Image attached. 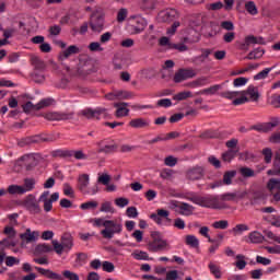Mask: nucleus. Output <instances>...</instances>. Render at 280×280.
Returning <instances> with one entry per match:
<instances>
[{"instance_id": "1", "label": "nucleus", "mask_w": 280, "mask_h": 280, "mask_svg": "<svg viewBox=\"0 0 280 280\" xmlns=\"http://www.w3.org/2000/svg\"><path fill=\"white\" fill-rule=\"evenodd\" d=\"M225 100H232L234 106H242L248 102L259 101V90L256 86L249 85L245 91H228L222 93Z\"/></svg>"}, {"instance_id": "2", "label": "nucleus", "mask_w": 280, "mask_h": 280, "mask_svg": "<svg viewBox=\"0 0 280 280\" xmlns=\"http://www.w3.org/2000/svg\"><path fill=\"white\" fill-rule=\"evenodd\" d=\"M93 226H97V229H102L101 235L105 240H113L115 235L121 234L124 231V224H121V221H115V220H106L103 218H96L93 220Z\"/></svg>"}, {"instance_id": "3", "label": "nucleus", "mask_w": 280, "mask_h": 280, "mask_svg": "<svg viewBox=\"0 0 280 280\" xmlns=\"http://www.w3.org/2000/svg\"><path fill=\"white\" fill-rule=\"evenodd\" d=\"M106 13H104V9L96 7L91 16H90V27L92 32L100 34L104 32V25H106L105 20Z\"/></svg>"}, {"instance_id": "4", "label": "nucleus", "mask_w": 280, "mask_h": 280, "mask_svg": "<svg viewBox=\"0 0 280 280\" xmlns=\"http://www.w3.org/2000/svg\"><path fill=\"white\" fill-rule=\"evenodd\" d=\"M190 202L205 207L206 209H224V206L220 203V200L215 196H194L190 198Z\"/></svg>"}, {"instance_id": "5", "label": "nucleus", "mask_w": 280, "mask_h": 280, "mask_svg": "<svg viewBox=\"0 0 280 280\" xmlns=\"http://www.w3.org/2000/svg\"><path fill=\"white\" fill-rule=\"evenodd\" d=\"M151 237L152 241L148 245L151 253H161V250H167V248H170V244L163 238L161 233L152 232Z\"/></svg>"}, {"instance_id": "6", "label": "nucleus", "mask_w": 280, "mask_h": 280, "mask_svg": "<svg viewBox=\"0 0 280 280\" xmlns=\"http://www.w3.org/2000/svg\"><path fill=\"white\" fill-rule=\"evenodd\" d=\"M52 248L57 255H62L63 253L69 254L73 248V238L71 236L61 237V243L58 240L51 241Z\"/></svg>"}, {"instance_id": "7", "label": "nucleus", "mask_w": 280, "mask_h": 280, "mask_svg": "<svg viewBox=\"0 0 280 280\" xmlns=\"http://www.w3.org/2000/svg\"><path fill=\"white\" fill-rule=\"evenodd\" d=\"M128 22L131 34H141L148 27V20L141 15H130Z\"/></svg>"}, {"instance_id": "8", "label": "nucleus", "mask_w": 280, "mask_h": 280, "mask_svg": "<svg viewBox=\"0 0 280 280\" xmlns=\"http://www.w3.org/2000/svg\"><path fill=\"white\" fill-rule=\"evenodd\" d=\"M49 190H46L44 192H42V195L39 196V202L44 203V211H46V213H49V211H51L54 209V202H58V200L60 199V194L59 192H54L50 198H49Z\"/></svg>"}, {"instance_id": "9", "label": "nucleus", "mask_w": 280, "mask_h": 280, "mask_svg": "<svg viewBox=\"0 0 280 280\" xmlns=\"http://www.w3.org/2000/svg\"><path fill=\"white\" fill-rule=\"evenodd\" d=\"M180 14L176 9H164L156 16L158 23H174Z\"/></svg>"}, {"instance_id": "10", "label": "nucleus", "mask_w": 280, "mask_h": 280, "mask_svg": "<svg viewBox=\"0 0 280 280\" xmlns=\"http://www.w3.org/2000/svg\"><path fill=\"white\" fill-rule=\"evenodd\" d=\"M170 209H173L179 215L189 217L194 214V206L187 202L171 201Z\"/></svg>"}, {"instance_id": "11", "label": "nucleus", "mask_w": 280, "mask_h": 280, "mask_svg": "<svg viewBox=\"0 0 280 280\" xmlns=\"http://www.w3.org/2000/svg\"><path fill=\"white\" fill-rule=\"evenodd\" d=\"M23 207L26 209V211H30V213L37 214L40 213V205L38 203V200H36V196L28 195L23 200Z\"/></svg>"}, {"instance_id": "12", "label": "nucleus", "mask_w": 280, "mask_h": 280, "mask_svg": "<svg viewBox=\"0 0 280 280\" xmlns=\"http://www.w3.org/2000/svg\"><path fill=\"white\" fill-rule=\"evenodd\" d=\"M197 73L196 70L188 68V69H179L174 74V82L176 84H180V82H185V80H191L192 78H196Z\"/></svg>"}, {"instance_id": "13", "label": "nucleus", "mask_w": 280, "mask_h": 280, "mask_svg": "<svg viewBox=\"0 0 280 280\" xmlns=\"http://www.w3.org/2000/svg\"><path fill=\"white\" fill-rule=\"evenodd\" d=\"M82 115L86 119H102V117H108V110L104 107H97L95 109L88 108L82 112Z\"/></svg>"}, {"instance_id": "14", "label": "nucleus", "mask_w": 280, "mask_h": 280, "mask_svg": "<svg viewBox=\"0 0 280 280\" xmlns=\"http://www.w3.org/2000/svg\"><path fill=\"white\" fill-rule=\"evenodd\" d=\"M48 121H65L73 117L72 113L49 112L44 115Z\"/></svg>"}, {"instance_id": "15", "label": "nucleus", "mask_w": 280, "mask_h": 280, "mask_svg": "<svg viewBox=\"0 0 280 280\" xmlns=\"http://www.w3.org/2000/svg\"><path fill=\"white\" fill-rule=\"evenodd\" d=\"M267 188L271 191L273 196V200L279 202L280 200V179L279 178H271L267 183Z\"/></svg>"}, {"instance_id": "16", "label": "nucleus", "mask_w": 280, "mask_h": 280, "mask_svg": "<svg viewBox=\"0 0 280 280\" xmlns=\"http://www.w3.org/2000/svg\"><path fill=\"white\" fill-rule=\"evenodd\" d=\"M128 106L130 104L126 102L114 103V108H116L115 116L118 118L128 117L130 115V108Z\"/></svg>"}, {"instance_id": "17", "label": "nucleus", "mask_w": 280, "mask_h": 280, "mask_svg": "<svg viewBox=\"0 0 280 280\" xmlns=\"http://www.w3.org/2000/svg\"><path fill=\"white\" fill-rule=\"evenodd\" d=\"M203 176L205 168H202V166H195L186 173V178H188V180H200Z\"/></svg>"}, {"instance_id": "18", "label": "nucleus", "mask_w": 280, "mask_h": 280, "mask_svg": "<svg viewBox=\"0 0 280 280\" xmlns=\"http://www.w3.org/2000/svg\"><path fill=\"white\" fill-rule=\"evenodd\" d=\"M234 176H237L236 171H228L223 175V182H217V183L210 185V188L215 189V187H222V183H223V185H231V183H233Z\"/></svg>"}, {"instance_id": "19", "label": "nucleus", "mask_w": 280, "mask_h": 280, "mask_svg": "<svg viewBox=\"0 0 280 280\" xmlns=\"http://www.w3.org/2000/svg\"><path fill=\"white\" fill-rule=\"evenodd\" d=\"M21 240H23V242H26L27 244L32 243V242H37L38 237H40V232L38 231H33L31 229H26V231L20 235Z\"/></svg>"}, {"instance_id": "20", "label": "nucleus", "mask_w": 280, "mask_h": 280, "mask_svg": "<svg viewBox=\"0 0 280 280\" xmlns=\"http://www.w3.org/2000/svg\"><path fill=\"white\" fill-rule=\"evenodd\" d=\"M244 196H246V192H243V194H240L237 191L225 192V194L221 195V200H223V202H237V200H242V198H244Z\"/></svg>"}, {"instance_id": "21", "label": "nucleus", "mask_w": 280, "mask_h": 280, "mask_svg": "<svg viewBox=\"0 0 280 280\" xmlns=\"http://www.w3.org/2000/svg\"><path fill=\"white\" fill-rule=\"evenodd\" d=\"M78 183L79 189L86 194V190L89 189V185L91 183V177L89 176V174H81L79 175Z\"/></svg>"}, {"instance_id": "22", "label": "nucleus", "mask_w": 280, "mask_h": 280, "mask_svg": "<svg viewBox=\"0 0 280 280\" xmlns=\"http://www.w3.org/2000/svg\"><path fill=\"white\" fill-rule=\"evenodd\" d=\"M131 257L137 261H152L154 258H150L148 252L136 249L131 253Z\"/></svg>"}, {"instance_id": "23", "label": "nucleus", "mask_w": 280, "mask_h": 280, "mask_svg": "<svg viewBox=\"0 0 280 280\" xmlns=\"http://www.w3.org/2000/svg\"><path fill=\"white\" fill-rule=\"evenodd\" d=\"M266 240V236L260 232L254 231L248 234V242L249 244H262Z\"/></svg>"}, {"instance_id": "24", "label": "nucleus", "mask_w": 280, "mask_h": 280, "mask_svg": "<svg viewBox=\"0 0 280 280\" xmlns=\"http://www.w3.org/2000/svg\"><path fill=\"white\" fill-rule=\"evenodd\" d=\"M131 128H148L150 121L147 118H136L129 121Z\"/></svg>"}, {"instance_id": "25", "label": "nucleus", "mask_w": 280, "mask_h": 280, "mask_svg": "<svg viewBox=\"0 0 280 280\" xmlns=\"http://www.w3.org/2000/svg\"><path fill=\"white\" fill-rule=\"evenodd\" d=\"M170 211L160 209L158 210V214H151V220H154L156 224H160V226H163V221H161V218H168Z\"/></svg>"}, {"instance_id": "26", "label": "nucleus", "mask_w": 280, "mask_h": 280, "mask_svg": "<svg viewBox=\"0 0 280 280\" xmlns=\"http://www.w3.org/2000/svg\"><path fill=\"white\" fill-rule=\"evenodd\" d=\"M208 268L211 272V275H213V277H215V279H222V268L220 267V265L210 261L208 265Z\"/></svg>"}, {"instance_id": "27", "label": "nucleus", "mask_w": 280, "mask_h": 280, "mask_svg": "<svg viewBox=\"0 0 280 280\" xmlns=\"http://www.w3.org/2000/svg\"><path fill=\"white\" fill-rule=\"evenodd\" d=\"M8 194L11 196H23L25 191L23 190L22 185L12 184L8 187Z\"/></svg>"}, {"instance_id": "28", "label": "nucleus", "mask_w": 280, "mask_h": 280, "mask_svg": "<svg viewBox=\"0 0 280 280\" xmlns=\"http://www.w3.org/2000/svg\"><path fill=\"white\" fill-rule=\"evenodd\" d=\"M222 89V85L215 84L208 89H203L198 92V95H218V92Z\"/></svg>"}, {"instance_id": "29", "label": "nucleus", "mask_w": 280, "mask_h": 280, "mask_svg": "<svg viewBox=\"0 0 280 280\" xmlns=\"http://www.w3.org/2000/svg\"><path fill=\"white\" fill-rule=\"evenodd\" d=\"M35 187H36V179H34V178H25L24 179V184L22 185L24 194L34 191Z\"/></svg>"}, {"instance_id": "30", "label": "nucleus", "mask_w": 280, "mask_h": 280, "mask_svg": "<svg viewBox=\"0 0 280 280\" xmlns=\"http://www.w3.org/2000/svg\"><path fill=\"white\" fill-rule=\"evenodd\" d=\"M209 56H211V50L205 49L202 50L201 55L192 58V62L195 65H202V62H205Z\"/></svg>"}, {"instance_id": "31", "label": "nucleus", "mask_w": 280, "mask_h": 280, "mask_svg": "<svg viewBox=\"0 0 280 280\" xmlns=\"http://www.w3.org/2000/svg\"><path fill=\"white\" fill-rule=\"evenodd\" d=\"M264 54H266L264 48H256L247 55V60H259V58L264 57Z\"/></svg>"}, {"instance_id": "32", "label": "nucleus", "mask_w": 280, "mask_h": 280, "mask_svg": "<svg viewBox=\"0 0 280 280\" xmlns=\"http://www.w3.org/2000/svg\"><path fill=\"white\" fill-rule=\"evenodd\" d=\"M264 234L267 240L270 241V244H280V234H277L270 230H265Z\"/></svg>"}, {"instance_id": "33", "label": "nucleus", "mask_w": 280, "mask_h": 280, "mask_svg": "<svg viewBox=\"0 0 280 280\" xmlns=\"http://www.w3.org/2000/svg\"><path fill=\"white\" fill-rule=\"evenodd\" d=\"M51 250H54V248L49 244L47 243L38 244L35 247V255H43V253H51Z\"/></svg>"}, {"instance_id": "34", "label": "nucleus", "mask_w": 280, "mask_h": 280, "mask_svg": "<svg viewBox=\"0 0 280 280\" xmlns=\"http://www.w3.org/2000/svg\"><path fill=\"white\" fill-rule=\"evenodd\" d=\"M185 242L190 248H198V246H200V241L196 235H186Z\"/></svg>"}, {"instance_id": "35", "label": "nucleus", "mask_w": 280, "mask_h": 280, "mask_svg": "<svg viewBox=\"0 0 280 280\" xmlns=\"http://www.w3.org/2000/svg\"><path fill=\"white\" fill-rule=\"evenodd\" d=\"M238 150L229 149L226 152L222 154V159L225 163H231L232 160L237 155Z\"/></svg>"}, {"instance_id": "36", "label": "nucleus", "mask_w": 280, "mask_h": 280, "mask_svg": "<svg viewBox=\"0 0 280 280\" xmlns=\"http://www.w3.org/2000/svg\"><path fill=\"white\" fill-rule=\"evenodd\" d=\"M245 43L247 45H266V40H264V37H255L253 35L247 36L245 38Z\"/></svg>"}, {"instance_id": "37", "label": "nucleus", "mask_w": 280, "mask_h": 280, "mask_svg": "<svg viewBox=\"0 0 280 280\" xmlns=\"http://www.w3.org/2000/svg\"><path fill=\"white\" fill-rule=\"evenodd\" d=\"M188 97H194L191 91L179 92L173 96V100H175V102H183L185 100H188Z\"/></svg>"}, {"instance_id": "38", "label": "nucleus", "mask_w": 280, "mask_h": 280, "mask_svg": "<svg viewBox=\"0 0 280 280\" xmlns=\"http://www.w3.org/2000/svg\"><path fill=\"white\" fill-rule=\"evenodd\" d=\"M264 220L269 222L271 226H276V229H280V215H265Z\"/></svg>"}, {"instance_id": "39", "label": "nucleus", "mask_w": 280, "mask_h": 280, "mask_svg": "<svg viewBox=\"0 0 280 280\" xmlns=\"http://www.w3.org/2000/svg\"><path fill=\"white\" fill-rule=\"evenodd\" d=\"M117 97L118 100H132V93L130 92H117L115 95L109 94L108 100H115Z\"/></svg>"}, {"instance_id": "40", "label": "nucleus", "mask_w": 280, "mask_h": 280, "mask_svg": "<svg viewBox=\"0 0 280 280\" xmlns=\"http://www.w3.org/2000/svg\"><path fill=\"white\" fill-rule=\"evenodd\" d=\"M245 10L252 16H257V14L259 13V11L257 10V4H255L253 1H248L245 3Z\"/></svg>"}, {"instance_id": "41", "label": "nucleus", "mask_w": 280, "mask_h": 280, "mask_svg": "<svg viewBox=\"0 0 280 280\" xmlns=\"http://www.w3.org/2000/svg\"><path fill=\"white\" fill-rule=\"evenodd\" d=\"M100 211L102 213H115V207H113V202L110 201H105L101 205Z\"/></svg>"}, {"instance_id": "42", "label": "nucleus", "mask_w": 280, "mask_h": 280, "mask_svg": "<svg viewBox=\"0 0 280 280\" xmlns=\"http://www.w3.org/2000/svg\"><path fill=\"white\" fill-rule=\"evenodd\" d=\"M140 7L142 10H154L156 8V0H141Z\"/></svg>"}, {"instance_id": "43", "label": "nucleus", "mask_w": 280, "mask_h": 280, "mask_svg": "<svg viewBox=\"0 0 280 280\" xmlns=\"http://www.w3.org/2000/svg\"><path fill=\"white\" fill-rule=\"evenodd\" d=\"M190 27L195 30V32H200L202 30V16H198L190 21Z\"/></svg>"}, {"instance_id": "44", "label": "nucleus", "mask_w": 280, "mask_h": 280, "mask_svg": "<svg viewBox=\"0 0 280 280\" xmlns=\"http://www.w3.org/2000/svg\"><path fill=\"white\" fill-rule=\"evenodd\" d=\"M244 231H249L248 225H246V224H237L236 226H234L231 230V233H233V235H242L244 233Z\"/></svg>"}, {"instance_id": "45", "label": "nucleus", "mask_w": 280, "mask_h": 280, "mask_svg": "<svg viewBox=\"0 0 280 280\" xmlns=\"http://www.w3.org/2000/svg\"><path fill=\"white\" fill-rule=\"evenodd\" d=\"M39 156L36 153H31L22 156V160L26 163H31V165H36V161H38Z\"/></svg>"}, {"instance_id": "46", "label": "nucleus", "mask_w": 280, "mask_h": 280, "mask_svg": "<svg viewBox=\"0 0 280 280\" xmlns=\"http://www.w3.org/2000/svg\"><path fill=\"white\" fill-rule=\"evenodd\" d=\"M63 57L69 58V56H73V54H80V48L78 46L72 45L69 46L66 50H63Z\"/></svg>"}, {"instance_id": "47", "label": "nucleus", "mask_w": 280, "mask_h": 280, "mask_svg": "<svg viewBox=\"0 0 280 280\" xmlns=\"http://www.w3.org/2000/svg\"><path fill=\"white\" fill-rule=\"evenodd\" d=\"M116 207H119V209H124V207H128L130 205V200L126 197H119L114 200Z\"/></svg>"}, {"instance_id": "48", "label": "nucleus", "mask_w": 280, "mask_h": 280, "mask_svg": "<svg viewBox=\"0 0 280 280\" xmlns=\"http://www.w3.org/2000/svg\"><path fill=\"white\" fill-rule=\"evenodd\" d=\"M236 259H237V261L235 262L236 268L238 270H244V268H246V256L237 255Z\"/></svg>"}, {"instance_id": "49", "label": "nucleus", "mask_w": 280, "mask_h": 280, "mask_svg": "<svg viewBox=\"0 0 280 280\" xmlns=\"http://www.w3.org/2000/svg\"><path fill=\"white\" fill-rule=\"evenodd\" d=\"M275 69L273 67L271 68H265L262 71L258 72L256 75H254V80H266L268 78V73Z\"/></svg>"}, {"instance_id": "50", "label": "nucleus", "mask_w": 280, "mask_h": 280, "mask_svg": "<svg viewBox=\"0 0 280 280\" xmlns=\"http://www.w3.org/2000/svg\"><path fill=\"white\" fill-rule=\"evenodd\" d=\"M52 104H55L54 98H44L39 103H37V110L47 108V106H51Z\"/></svg>"}, {"instance_id": "51", "label": "nucleus", "mask_w": 280, "mask_h": 280, "mask_svg": "<svg viewBox=\"0 0 280 280\" xmlns=\"http://www.w3.org/2000/svg\"><path fill=\"white\" fill-rule=\"evenodd\" d=\"M62 277H63V279H68V280H80V276H78V273H75L71 270H63Z\"/></svg>"}, {"instance_id": "52", "label": "nucleus", "mask_w": 280, "mask_h": 280, "mask_svg": "<svg viewBox=\"0 0 280 280\" xmlns=\"http://www.w3.org/2000/svg\"><path fill=\"white\" fill-rule=\"evenodd\" d=\"M126 19H128V9L122 8L117 13V22L124 23V21H126Z\"/></svg>"}, {"instance_id": "53", "label": "nucleus", "mask_w": 280, "mask_h": 280, "mask_svg": "<svg viewBox=\"0 0 280 280\" xmlns=\"http://www.w3.org/2000/svg\"><path fill=\"white\" fill-rule=\"evenodd\" d=\"M178 27H180V22H178V21L173 22V24L171 25V27H168V28L166 30L167 36H174V34H176Z\"/></svg>"}, {"instance_id": "54", "label": "nucleus", "mask_w": 280, "mask_h": 280, "mask_svg": "<svg viewBox=\"0 0 280 280\" xmlns=\"http://www.w3.org/2000/svg\"><path fill=\"white\" fill-rule=\"evenodd\" d=\"M279 124H280L279 117L271 118L269 122H266L268 132H270V130H273V128H277Z\"/></svg>"}, {"instance_id": "55", "label": "nucleus", "mask_w": 280, "mask_h": 280, "mask_svg": "<svg viewBox=\"0 0 280 280\" xmlns=\"http://www.w3.org/2000/svg\"><path fill=\"white\" fill-rule=\"evenodd\" d=\"M213 229H221L224 231V229H229V221L226 220H220L212 223Z\"/></svg>"}, {"instance_id": "56", "label": "nucleus", "mask_w": 280, "mask_h": 280, "mask_svg": "<svg viewBox=\"0 0 280 280\" xmlns=\"http://www.w3.org/2000/svg\"><path fill=\"white\" fill-rule=\"evenodd\" d=\"M240 173L242 174V176L244 178H252L253 176H255V171H253L252 168L249 167H242L240 170Z\"/></svg>"}, {"instance_id": "57", "label": "nucleus", "mask_w": 280, "mask_h": 280, "mask_svg": "<svg viewBox=\"0 0 280 280\" xmlns=\"http://www.w3.org/2000/svg\"><path fill=\"white\" fill-rule=\"evenodd\" d=\"M82 211H89V209H97V201H88L80 206Z\"/></svg>"}, {"instance_id": "58", "label": "nucleus", "mask_w": 280, "mask_h": 280, "mask_svg": "<svg viewBox=\"0 0 280 280\" xmlns=\"http://www.w3.org/2000/svg\"><path fill=\"white\" fill-rule=\"evenodd\" d=\"M246 84H248V78L241 77V78L234 79V81H233V85L236 89L240 86H246Z\"/></svg>"}, {"instance_id": "59", "label": "nucleus", "mask_w": 280, "mask_h": 280, "mask_svg": "<svg viewBox=\"0 0 280 280\" xmlns=\"http://www.w3.org/2000/svg\"><path fill=\"white\" fill-rule=\"evenodd\" d=\"M270 106L273 108H280V95H272L268 98Z\"/></svg>"}, {"instance_id": "60", "label": "nucleus", "mask_w": 280, "mask_h": 280, "mask_svg": "<svg viewBox=\"0 0 280 280\" xmlns=\"http://www.w3.org/2000/svg\"><path fill=\"white\" fill-rule=\"evenodd\" d=\"M16 243L14 238H10L9 236L2 241H0V248H8V246H15Z\"/></svg>"}, {"instance_id": "61", "label": "nucleus", "mask_w": 280, "mask_h": 280, "mask_svg": "<svg viewBox=\"0 0 280 280\" xmlns=\"http://www.w3.org/2000/svg\"><path fill=\"white\" fill-rule=\"evenodd\" d=\"M97 183H101L102 185H108L110 183V175L108 173H103L98 175Z\"/></svg>"}, {"instance_id": "62", "label": "nucleus", "mask_w": 280, "mask_h": 280, "mask_svg": "<svg viewBox=\"0 0 280 280\" xmlns=\"http://www.w3.org/2000/svg\"><path fill=\"white\" fill-rule=\"evenodd\" d=\"M24 113H32V110H38V105H34L32 102H27L22 106Z\"/></svg>"}, {"instance_id": "63", "label": "nucleus", "mask_w": 280, "mask_h": 280, "mask_svg": "<svg viewBox=\"0 0 280 280\" xmlns=\"http://www.w3.org/2000/svg\"><path fill=\"white\" fill-rule=\"evenodd\" d=\"M3 233H4V235H8L10 240H14V237H16V230H14L10 225L4 228Z\"/></svg>"}, {"instance_id": "64", "label": "nucleus", "mask_w": 280, "mask_h": 280, "mask_svg": "<svg viewBox=\"0 0 280 280\" xmlns=\"http://www.w3.org/2000/svg\"><path fill=\"white\" fill-rule=\"evenodd\" d=\"M178 270H170L166 272V280H178Z\"/></svg>"}]
</instances>
